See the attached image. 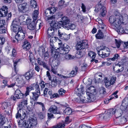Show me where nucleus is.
I'll return each mask as SVG.
<instances>
[{"label":"nucleus","instance_id":"obj_1","mask_svg":"<svg viewBox=\"0 0 128 128\" xmlns=\"http://www.w3.org/2000/svg\"><path fill=\"white\" fill-rule=\"evenodd\" d=\"M58 44L59 47L56 48L55 47L54 44L52 43L51 44L50 47L52 53H53L54 50H57V51H58L62 54H66L68 52L70 48L66 44H62V42H60L58 43Z\"/></svg>","mask_w":128,"mask_h":128},{"label":"nucleus","instance_id":"obj_2","mask_svg":"<svg viewBox=\"0 0 128 128\" xmlns=\"http://www.w3.org/2000/svg\"><path fill=\"white\" fill-rule=\"evenodd\" d=\"M22 124L26 128H35L37 126V121L36 119L31 118L28 120H24Z\"/></svg>","mask_w":128,"mask_h":128},{"label":"nucleus","instance_id":"obj_3","mask_svg":"<svg viewBox=\"0 0 128 128\" xmlns=\"http://www.w3.org/2000/svg\"><path fill=\"white\" fill-rule=\"evenodd\" d=\"M122 17L119 16H111L109 18V21L112 26L116 28L119 27L121 24Z\"/></svg>","mask_w":128,"mask_h":128},{"label":"nucleus","instance_id":"obj_4","mask_svg":"<svg viewBox=\"0 0 128 128\" xmlns=\"http://www.w3.org/2000/svg\"><path fill=\"white\" fill-rule=\"evenodd\" d=\"M99 50L98 51V54L101 57L104 58L108 56L110 52L108 48L103 46L99 47Z\"/></svg>","mask_w":128,"mask_h":128},{"label":"nucleus","instance_id":"obj_5","mask_svg":"<svg viewBox=\"0 0 128 128\" xmlns=\"http://www.w3.org/2000/svg\"><path fill=\"white\" fill-rule=\"evenodd\" d=\"M61 19L62 20L58 22L55 23L54 24L53 26V27L57 28L56 27L58 26L59 27L61 26L62 28H67L68 25L69 24V22L70 21L68 18L66 16H64L62 17Z\"/></svg>","mask_w":128,"mask_h":128},{"label":"nucleus","instance_id":"obj_6","mask_svg":"<svg viewBox=\"0 0 128 128\" xmlns=\"http://www.w3.org/2000/svg\"><path fill=\"white\" fill-rule=\"evenodd\" d=\"M106 10V8L102 5L101 2H100L98 4L96 5L94 11L97 12L100 11L101 15L102 16H104L106 15V14L107 12Z\"/></svg>","mask_w":128,"mask_h":128},{"label":"nucleus","instance_id":"obj_7","mask_svg":"<svg viewBox=\"0 0 128 128\" xmlns=\"http://www.w3.org/2000/svg\"><path fill=\"white\" fill-rule=\"evenodd\" d=\"M77 42L76 48L77 50H80L88 48V42L86 40H78Z\"/></svg>","mask_w":128,"mask_h":128},{"label":"nucleus","instance_id":"obj_8","mask_svg":"<svg viewBox=\"0 0 128 128\" xmlns=\"http://www.w3.org/2000/svg\"><path fill=\"white\" fill-rule=\"evenodd\" d=\"M92 84V82H90V84L89 83L86 87V94L87 95H89L90 94H96V90L95 87L93 86H90V85Z\"/></svg>","mask_w":128,"mask_h":128},{"label":"nucleus","instance_id":"obj_9","mask_svg":"<svg viewBox=\"0 0 128 128\" xmlns=\"http://www.w3.org/2000/svg\"><path fill=\"white\" fill-rule=\"evenodd\" d=\"M56 11V8L53 7L47 9L44 11V16L45 18L50 16L53 14Z\"/></svg>","mask_w":128,"mask_h":128},{"label":"nucleus","instance_id":"obj_10","mask_svg":"<svg viewBox=\"0 0 128 128\" xmlns=\"http://www.w3.org/2000/svg\"><path fill=\"white\" fill-rule=\"evenodd\" d=\"M28 5L26 2L20 4L18 6V10L22 13L26 12L28 10Z\"/></svg>","mask_w":128,"mask_h":128},{"label":"nucleus","instance_id":"obj_11","mask_svg":"<svg viewBox=\"0 0 128 128\" xmlns=\"http://www.w3.org/2000/svg\"><path fill=\"white\" fill-rule=\"evenodd\" d=\"M23 95L22 92L19 90L18 89L16 90L14 96H12L10 98L12 100L15 101L16 100V98L20 99L22 98Z\"/></svg>","mask_w":128,"mask_h":128},{"label":"nucleus","instance_id":"obj_12","mask_svg":"<svg viewBox=\"0 0 128 128\" xmlns=\"http://www.w3.org/2000/svg\"><path fill=\"white\" fill-rule=\"evenodd\" d=\"M113 68L114 72L116 73H119L122 72L124 70L123 65L120 62L116 64L115 66L113 65Z\"/></svg>","mask_w":128,"mask_h":128},{"label":"nucleus","instance_id":"obj_13","mask_svg":"<svg viewBox=\"0 0 128 128\" xmlns=\"http://www.w3.org/2000/svg\"><path fill=\"white\" fill-rule=\"evenodd\" d=\"M35 88L36 92H32L33 96L32 98L34 100H36L38 98V96L40 94V89L39 86L38 84H36L35 86Z\"/></svg>","mask_w":128,"mask_h":128},{"label":"nucleus","instance_id":"obj_14","mask_svg":"<svg viewBox=\"0 0 128 128\" xmlns=\"http://www.w3.org/2000/svg\"><path fill=\"white\" fill-rule=\"evenodd\" d=\"M59 94L58 93H56L53 94L51 96V98H54L59 97L60 96H64L66 92V91L63 88H60L58 91Z\"/></svg>","mask_w":128,"mask_h":128},{"label":"nucleus","instance_id":"obj_15","mask_svg":"<svg viewBox=\"0 0 128 128\" xmlns=\"http://www.w3.org/2000/svg\"><path fill=\"white\" fill-rule=\"evenodd\" d=\"M54 24H51L50 25L51 27L49 28L47 32L48 34V38H50L54 34V33L55 30H57L58 28V26L56 27L57 28H55L53 27V26Z\"/></svg>","mask_w":128,"mask_h":128},{"label":"nucleus","instance_id":"obj_16","mask_svg":"<svg viewBox=\"0 0 128 128\" xmlns=\"http://www.w3.org/2000/svg\"><path fill=\"white\" fill-rule=\"evenodd\" d=\"M8 8L6 6H3L0 9V16L4 17L6 16L8 12Z\"/></svg>","mask_w":128,"mask_h":128},{"label":"nucleus","instance_id":"obj_17","mask_svg":"<svg viewBox=\"0 0 128 128\" xmlns=\"http://www.w3.org/2000/svg\"><path fill=\"white\" fill-rule=\"evenodd\" d=\"M25 34L23 32H18L15 36V39L17 40V42L18 41H21L24 38Z\"/></svg>","mask_w":128,"mask_h":128},{"label":"nucleus","instance_id":"obj_18","mask_svg":"<svg viewBox=\"0 0 128 128\" xmlns=\"http://www.w3.org/2000/svg\"><path fill=\"white\" fill-rule=\"evenodd\" d=\"M115 109L113 108L109 109L108 111V112L103 117L104 119H106L110 118L114 114Z\"/></svg>","mask_w":128,"mask_h":128},{"label":"nucleus","instance_id":"obj_19","mask_svg":"<svg viewBox=\"0 0 128 128\" xmlns=\"http://www.w3.org/2000/svg\"><path fill=\"white\" fill-rule=\"evenodd\" d=\"M34 74L33 71L30 70L26 73L23 76L26 80L29 81L30 79L32 78Z\"/></svg>","mask_w":128,"mask_h":128},{"label":"nucleus","instance_id":"obj_20","mask_svg":"<svg viewBox=\"0 0 128 128\" xmlns=\"http://www.w3.org/2000/svg\"><path fill=\"white\" fill-rule=\"evenodd\" d=\"M48 111L50 113L54 114H60V112L58 110L57 107L55 105L51 106L48 109Z\"/></svg>","mask_w":128,"mask_h":128},{"label":"nucleus","instance_id":"obj_21","mask_svg":"<svg viewBox=\"0 0 128 128\" xmlns=\"http://www.w3.org/2000/svg\"><path fill=\"white\" fill-rule=\"evenodd\" d=\"M84 90V88L83 86L81 85L78 88L75 89L76 94L78 96H82L81 94H83Z\"/></svg>","mask_w":128,"mask_h":128},{"label":"nucleus","instance_id":"obj_22","mask_svg":"<svg viewBox=\"0 0 128 128\" xmlns=\"http://www.w3.org/2000/svg\"><path fill=\"white\" fill-rule=\"evenodd\" d=\"M35 21H33L30 24L28 25L27 28L30 30H35L36 27H37Z\"/></svg>","mask_w":128,"mask_h":128},{"label":"nucleus","instance_id":"obj_23","mask_svg":"<svg viewBox=\"0 0 128 128\" xmlns=\"http://www.w3.org/2000/svg\"><path fill=\"white\" fill-rule=\"evenodd\" d=\"M115 122L117 124H120L125 123L127 121L126 119L124 117L121 118L120 117L116 118L114 120Z\"/></svg>","mask_w":128,"mask_h":128},{"label":"nucleus","instance_id":"obj_24","mask_svg":"<svg viewBox=\"0 0 128 128\" xmlns=\"http://www.w3.org/2000/svg\"><path fill=\"white\" fill-rule=\"evenodd\" d=\"M128 105V100H124L122 101V103L120 109H121L122 112L125 110L126 109Z\"/></svg>","mask_w":128,"mask_h":128},{"label":"nucleus","instance_id":"obj_25","mask_svg":"<svg viewBox=\"0 0 128 128\" xmlns=\"http://www.w3.org/2000/svg\"><path fill=\"white\" fill-rule=\"evenodd\" d=\"M23 49L25 50H28L31 48V45L30 43L28 41L26 40L24 42L22 45Z\"/></svg>","mask_w":128,"mask_h":128},{"label":"nucleus","instance_id":"obj_26","mask_svg":"<svg viewBox=\"0 0 128 128\" xmlns=\"http://www.w3.org/2000/svg\"><path fill=\"white\" fill-rule=\"evenodd\" d=\"M78 69V67H77L74 68L70 73L68 74V77H72L75 76L77 74Z\"/></svg>","mask_w":128,"mask_h":128},{"label":"nucleus","instance_id":"obj_27","mask_svg":"<svg viewBox=\"0 0 128 128\" xmlns=\"http://www.w3.org/2000/svg\"><path fill=\"white\" fill-rule=\"evenodd\" d=\"M45 19L48 21V22L51 24H54L56 23L55 22L54 23L53 22H54V19L55 18V16H51L47 18H45Z\"/></svg>","mask_w":128,"mask_h":128},{"label":"nucleus","instance_id":"obj_28","mask_svg":"<svg viewBox=\"0 0 128 128\" xmlns=\"http://www.w3.org/2000/svg\"><path fill=\"white\" fill-rule=\"evenodd\" d=\"M114 116L116 118L120 117L123 113L122 110L118 108V109H115Z\"/></svg>","mask_w":128,"mask_h":128},{"label":"nucleus","instance_id":"obj_29","mask_svg":"<svg viewBox=\"0 0 128 128\" xmlns=\"http://www.w3.org/2000/svg\"><path fill=\"white\" fill-rule=\"evenodd\" d=\"M24 76H18L17 79V80L18 83L20 84L21 86H23L25 84V82L24 80Z\"/></svg>","mask_w":128,"mask_h":128},{"label":"nucleus","instance_id":"obj_30","mask_svg":"<svg viewBox=\"0 0 128 128\" xmlns=\"http://www.w3.org/2000/svg\"><path fill=\"white\" fill-rule=\"evenodd\" d=\"M18 25L17 24V22L16 20L12 22V25L11 26V28L12 30L14 32H16L18 27Z\"/></svg>","mask_w":128,"mask_h":128},{"label":"nucleus","instance_id":"obj_31","mask_svg":"<svg viewBox=\"0 0 128 128\" xmlns=\"http://www.w3.org/2000/svg\"><path fill=\"white\" fill-rule=\"evenodd\" d=\"M66 6V4L65 3V2L64 0H62L59 2L58 5V9H61Z\"/></svg>","mask_w":128,"mask_h":128},{"label":"nucleus","instance_id":"obj_32","mask_svg":"<svg viewBox=\"0 0 128 128\" xmlns=\"http://www.w3.org/2000/svg\"><path fill=\"white\" fill-rule=\"evenodd\" d=\"M84 98H81L80 101L84 103H89L91 102V100H90V97L88 95Z\"/></svg>","mask_w":128,"mask_h":128},{"label":"nucleus","instance_id":"obj_33","mask_svg":"<svg viewBox=\"0 0 128 128\" xmlns=\"http://www.w3.org/2000/svg\"><path fill=\"white\" fill-rule=\"evenodd\" d=\"M74 56L70 54L66 55L64 57H62L61 58V60L63 61L64 60H69L72 59L74 58Z\"/></svg>","mask_w":128,"mask_h":128},{"label":"nucleus","instance_id":"obj_34","mask_svg":"<svg viewBox=\"0 0 128 128\" xmlns=\"http://www.w3.org/2000/svg\"><path fill=\"white\" fill-rule=\"evenodd\" d=\"M5 122L6 120L4 116L1 114H0V127L2 126Z\"/></svg>","mask_w":128,"mask_h":128},{"label":"nucleus","instance_id":"obj_35","mask_svg":"<svg viewBox=\"0 0 128 128\" xmlns=\"http://www.w3.org/2000/svg\"><path fill=\"white\" fill-rule=\"evenodd\" d=\"M20 111V110H18L16 114V118H19V117H20L21 119H22L24 118L26 116V114L25 112H24V113L22 114V116H21V114L19 113V112Z\"/></svg>","mask_w":128,"mask_h":128},{"label":"nucleus","instance_id":"obj_36","mask_svg":"<svg viewBox=\"0 0 128 128\" xmlns=\"http://www.w3.org/2000/svg\"><path fill=\"white\" fill-rule=\"evenodd\" d=\"M116 30L118 34H121L124 32V30L123 28L120 25L119 27L116 28Z\"/></svg>","mask_w":128,"mask_h":128},{"label":"nucleus","instance_id":"obj_37","mask_svg":"<svg viewBox=\"0 0 128 128\" xmlns=\"http://www.w3.org/2000/svg\"><path fill=\"white\" fill-rule=\"evenodd\" d=\"M64 28H62V26H60L58 27V36H60L61 34L64 33Z\"/></svg>","mask_w":128,"mask_h":128},{"label":"nucleus","instance_id":"obj_38","mask_svg":"<svg viewBox=\"0 0 128 128\" xmlns=\"http://www.w3.org/2000/svg\"><path fill=\"white\" fill-rule=\"evenodd\" d=\"M38 10H35L33 12L32 14V18L33 20L36 21L38 18Z\"/></svg>","mask_w":128,"mask_h":128},{"label":"nucleus","instance_id":"obj_39","mask_svg":"<svg viewBox=\"0 0 128 128\" xmlns=\"http://www.w3.org/2000/svg\"><path fill=\"white\" fill-rule=\"evenodd\" d=\"M104 36V34L101 32H100L96 35V37L97 39H101Z\"/></svg>","mask_w":128,"mask_h":128},{"label":"nucleus","instance_id":"obj_40","mask_svg":"<svg viewBox=\"0 0 128 128\" xmlns=\"http://www.w3.org/2000/svg\"><path fill=\"white\" fill-rule=\"evenodd\" d=\"M35 104L39 105V106L42 108V111H44L45 110V105L44 103L40 102H36Z\"/></svg>","mask_w":128,"mask_h":128},{"label":"nucleus","instance_id":"obj_41","mask_svg":"<svg viewBox=\"0 0 128 128\" xmlns=\"http://www.w3.org/2000/svg\"><path fill=\"white\" fill-rule=\"evenodd\" d=\"M96 94H90L88 95L90 97V100H91V102H93L96 99V98L95 96Z\"/></svg>","mask_w":128,"mask_h":128},{"label":"nucleus","instance_id":"obj_42","mask_svg":"<svg viewBox=\"0 0 128 128\" xmlns=\"http://www.w3.org/2000/svg\"><path fill=\"white\" fill-rule=\"evenodd\" d=\"M76 28V26L75 24H69L68 25L67 28H66L67 29L69 28L71 30H73L74 29Z\"/></svg>","mask_w":128,"mask_h":128},{"label":"nucleus","instance_id":"obj_43","mask_svg":"<svg viewBox=\"0 0 128 128\" xmlns=\"http://www.w3.org/2000/svg\"><path fill=\"white\" fill-rule=\"evenodd\" d=\"M60 62L58 60H55L52 62V63L51 64L53 66L55 67L59 65L60 64Z\"/></svg>","mask_w":128,"mask_h":128},{"label":"nucleus","instance_id":"obj_44","mask_svg":"<svg viewBox=\"0 0 128 128\" xmlns=\"http://www.w3.org/2000/svg\"><path fill=\"white\" fill-rule=\"evenodd\" d=\"M88 56L92 58H94L95 57L96 54L94 52L90 51L88 53Z\"/></svg>","mask_w":128,"mask_h":128},{"label":"nucleus","instance_id":"obj_45","mask_svg":"<svg viewBox=\"0 0 128 128\" xmlns=\"http://www.w3.org/2000/svg\"><path fill=\"white\" fill-rule=\"evenodd\" d=\"M104 82L106 87H108L112 85L111 84H110V80H109L107 78H105Z\"/></svg>","mask_w":128,"mask_h":128},{"label":"nucleus","instance_id":"obj_46","mask_svg":"<svg viewBox=\"0 0 128 128\" xmlns=\"http://www.w3.org/2000/svg\"><path fill=\"white\" fill-rule=\"evenodd\" d=\"M30 4L32 7H34V8H36L37 6L36 2L34 0H31Z\"/></svg>","mask_w":128,"mask_h":128},{"label":"nucleus","instance_id":"obj_47","mask_svg":"<svg viewBox=\"0 0 128 128\" xmlns=\"http://www.w3.org/2000/svg\"><path fill=\"white\" fill-rule=\"evenodd\" d=\"M71 112V109L68 108H66L64 111V113L66 115L70 114Z\"/></svg>","mask_w":128,"mask_h":128},{"label":"nucleus","instance_id":"obj_48","mask_svg":"<svg viewBox=\"0 0 128 128\" xmlns=\"http://www.w3.org/2000/svg\"><path fill=\"white\" fill-rule=\"evenodd\" d=\"M65 125L64 124L59 123L57 126H54L53 128H64Z\"/></svg>","mask_w":128,"mask_h":128},{"label":"nucleus","instance_id":"obj_49","mask_svg":"<svg viewBox=\"0 0 128 128\" xmlns=\"http://www.w3.org/2000/svg\"><path fill=\"white\" fill-rule=\"evenodd\" d=\"M49 55L47 52H45L42 55V57L44 58L45 60L46 61L48 58Z\"/></svg>","mask_w":128,"mask_h":128},{"label":"nucleus","instance_id":"obj_50","mask_svg":"<svg viewBox=\"0 0 128 128\" xmlns=\"http://www.w3.org/2000/svg\"><path fill=\"white\" fill-rule=\"evenodd\" d=\"M51 71L52 72H53L55 74H57L60 76H61L60 74H60H59L58 73V72L57 71V69L54 68V67L52 66V65H51Z\"/></svg>","mask_w":128,"mask_h":128},{"label":"nucleus","instance_id":"obj_51","mask_svg":"<svg viewBox=\"0 0 128 128\" xmlns=\"http://www.w3.org/2000/svg\"><path fill=\"white\" fill-rule=\"evenodd\" d=\"M116 44L118 48H119L120 45L121 44L122 42L120 40H117L116 39H115Z\"/></svg>","mask_w":128,"mask_h":128},{"label":"nucleus","instance_id":"obj_52","mask_svg":"<svg viewBox=\"0 0 128 128\" xmlns=\"http://www.w3.org/2000/svg\"><path fill=\"white\" fill-rule=\"evenodd\" d=\"M20 20L22 22L26 23L27 20V19H26L25 17L24 16H22L20 17Z\"/></svg>","mask_w":128,"mask_h":128},{"label":"nucleus","instance_id":"obj_53","mask_svg":"<svg viewBox=\"0 0 128 128\" xmlns=\"http://www.w3.org/2000/svg\"><path fill=\"white\" fill-rule=\"evenodd\" d=\"M76 56L77 58H80L82 56V53L81 51H78L76 54Z\"/></svg>","mask_w":128,"mask_h":128},{"label":"nucleus","instance_id":"obj_54","mask_svg":"<svg viewBox=\"0 0 128 128\" xmlns=\"http://www.w3.org/2000/svg\"><path fill=\"white\" fill-rule=\"evenodd\" d=\"M58 38L56 37H52L50 39V44H51L52 43L53 44L54 43L56 42V40Z\"/></svg>","mask_w":128,"mask_h":128},{"label":"nucleus","instance_id":"obj_55","mask_svg":"<svg viewBox=\"0 0 128 128\" xmlns=\"http://www.w3.org/2000/svg\"><path fill=\"white\" fill-rule=\"evenodd\" d=\"M116 78V77H111L110 80V84H111L112 85L115 82Z\"/></svg>","mask_w":128,"mask_h":128},{"label":"nucleus","instance_id":"obj_56","mask_svg":"<svg viewBox=\"0 0 128 128\" xmlns=\"http://www.w3.org/2000/svg\"><path fill=\"white\" fill-rule=\"evenodd\" d=\"M25 106L23 105V104L22 103V102H20L18 106V107L17 108V109H18L19 110H20V111L21 110L22 111V108L23 107H24Z\"/></svg>","mask_w":128,"mask_h":128},{"label":"nucleus","instance_id":"obj_57","mask_svg":"<svg viewBox=\"0 0 128 128\" xmlns=\"http://www.w3.org/2000/svg\"><path fill=\"white\" fill-rule=\"evenodd\" d=\"M119 57V55L118 54H115L114 56V57L112 58L111 59V60L112 61H114L115 60H116V59H117Z\"/></svg>","mask_w":128,"mask_h":128},{"label":"nucleus","instance_id":"obj_58","mask_svg":"<svg viewBox=\"0 0 128 128\" xmlns=\"http://www.w3.org/2000/svg\"><path fill=\"white\" fill-rule=\"evenodd\" d=\"M8 106V103L6 102H4L2 104V109H5L6 108H7Z\"/></svg>","mask_w":128,"mask_h":128},{"label":"nucleus","instance_id":"obj_59","mask_svg":"<svg viewBox=\"0 0 128 128\" xmlns=\"http://www.w3.org/2000/svg\"><path fill=\"white\" fill-rule=\"evenodd\" d=\"M41 65L44 68L48 70H50L49 68L44 62Z\"/></svg>","mask_w":128,"mask_h":128},{"label":"nucleus","instance_id":"obj_60","mask_svg":"<svg viewBox=\"0 0 128 128\" xmlns=\"http://www.w3.org/2000/svg\"><path fill=\"white\" fill-rule=\"evenodd\" d=\"M38 116L41 119H43L44 118V115L42 112H40L38 114Z\"/></svg>","mask_w":128,"mask_h":128},{"label":"nucleus","instance_id":"obj_61","mask_svg":"<svg viewBox=\"0 0 128 128\" xmlns=\"http://www.w3.org/2000/svg\"><path fill=\"white\" fill-rule=\"evenodd\" d=\"M52 80L54 82H55L57 84L58 82L60 81L58 78L56 77H54L53 79Z\"/></svg>","mask_w":128,"mask_h":128},{"label":"nucleus","instance_id":"obj_62","mask_svg":"<svg viewBox=\"0 0 128 128\" xmlns=\"http://www.w3.org/2000/svg\"><path fill=\"white\" fill-rule=\"evenodd\" d=\"M70 34L67 35L66 34H65V35L64 38H63V40H67L69 39L70 38Z\"/></svg>","mask_w":128,"mask_h":128},{"label":"nucleus","instance_id":"obj_63","mask_svg":"<svg viewBox=\"0 0 128 128\" xmlns=\"http://www.w3.org/2000/svg\"><path fill=\"white\" fill-rule=\"evenodd\" d=\"M102 24L100 23V24L99 25V27L100 28L99 29L100 30H101L100 28L102 29H104L105 27L104 25L102 23Z\"/></svg>","mask_w":128,"mask_h":128},{"label":"nucleus","instance_id":"obj_64","mask_svg":"<svg viewBox=\"0 0 128 128\" xmlns=\"http://www.w3.org/2000/svg\"><path fill=\"white\" fill-rule=\"evenodd\" d=\"M16 54L17 53L16 50L14 49H13L11 56H12L13 57H15L16 56Z\"/></svg>","mask_w":128,"mask_h":128}]
</instances>
